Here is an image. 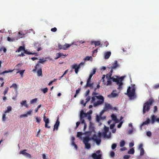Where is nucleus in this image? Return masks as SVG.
<instances>
[{"instance_id":"obj_1","label":"nucleus","mask_w":159,"mask_h":159,"mask_svg":"<svg viewBox=\"0 0 159 159\" xmlns=\"http://www.w3.org/2000/svg\"><path fill=\"white\" fill-rule=\"evenodd\" d=\"M154 102V100L152 98L144 103L143 105V113L144 114L146 112H148L150 109V107Z\"/></svg>"},{"instance_id":"obj_2","label":"nucleus","mask_w":159,"mask_h":159,"mask_svg":"<svg viewBox=\"0 0 159 159\" xmlns=\"http://www.w3.org/2000/svg\"><path fill=\"white\" fill-rule=\"evenodd\" d=\"M87 116V113H84L83 110H82L80 112V119L81 121L82 124H84V130L87 127V125L85 122V120L84 118L85 117H86Z\"/></svg>"},{"instance_id":"obj_3","label":"nucleus","mask_w":159,"mask_h":159,"mask_svg":"<svg viewBox=\"0 0 159 159\" xmlns=\"http://www.w3.org/2000/svg\"><path fill=\"white\" fill-rule=\"evenodd\" d=\"M96 98L99 100L97 101L96 102L94 103L93 106L94 107L97 106L102 104L104 102V98L102 95L96 96Z\"/></svg>"},{"instance_id":"obj_4","label":"nucleus","mask_w":159,"mask_h":159,"mask_svg":"<svg viewBox=\"0 0 159 159\" xmlns=\"http://www.w3.org/2000/svg\"><path fill=\"white\" fill-rule=\"evenodd\" d=\"M84 62H81L78 65L77 64H74L72 67V69H75V73L76 74H77L79 71V69L80 68V67L82 66H84Z\"/></svg>"},{"instance_id":"obj_5","label":"nucleus","mask_w":159,"mask_h":159,"mask_svg":"<svg viewBox=\"0 0 159 159\" xmlns=\"http://www.w3.org/2000/svg\"><path fill=\"white\" fill-rule=\"evenodd\" d=\"M135 89L134 88H132V90H131V87H129L127 90V94L128 97H132L135 95Z\"/></svg>"},{"instance_id":"obj_6","label":"nucleus","mask_w":159,"mask_h":159,"mask_svg":"<svg viewBox=\"0 0 159 159\" xmlns=\"http://www.w3.org/2000/svg\"><path fill=\"white\" fill-rule=\"evenodd\" d=\"M100 151L98 150L96 152V153H93L92 155V157L93 159H102V155L100 154Z\"/></svg>"},{"instance_id":"obj_7","label":"nucleus","mask_w":159,"mask_h":159,"mask_svg":"<svg viewBox=\"0 0 159 159\" xmlns=\"http://www.w3.org/2000/svg\"><path fill=\"white\" fill-rule=\"evenodd\" d=\"M111 80H112L113 82H116V84L119 85L118 89L120 90H121L122 88V86L123 85V83L122 82H119L120 79H118V78H115L114 77H112L111 78Z\"/></svg>"},{"instance_id":"obj_8","label":"nucleus","mask_w":159,"mask_h":159,"mask_svg":"<svg viewBox=\"0 0 159 159\" xmlns=\"http://www.w3.org/2000/svg\"><path fill=\"white\" fill-rule=\"evenodd\" d=\"M46 61V60L44 59H40L38 61L37 64L34 67V69L32 71L33 72H35L36 71L37 69L38 68H39L40 66V65L39 64V63H41L42 64H44V62Z\"/></svg>"},{"instance_id":"obj_9","label":"nucleus","mask_w":159,"mask_h":159,"mask_svg":"<svg viewBox=\"0 0 159 159\" xmlns=\"http://www.w3.org/2000/svg\"><path fill=\"white\" fill-rule=\"evenodd\" d=\"M43 120L45 123V127L46 128L49 129L51 127L50 126H48V124L49 123V120L48 118H47L45 116V114L43 116Z\"/></svg>"},{"instance_id":"obj_10","label":"nucleus","mask_w":159,"mask_h":159,"mask_svg":"<svg viewBox=\"0 0 159 159\" xmlns=\"http://www.w3.org/2000/svg\"><path fill=\"white\" fill-rule=\"evenodd\" d=\"M116 92V90H113L111 93L110 94H109L108 95V97L109 98H115L116 97H117L118 96V94L115 93V92Z\"/></svg>"},{"instance_id":"obj_11","label":"nucleus","mask_w":159,"mask_h":159,"mask_svg":"<svg viewBox=\"0 0 159 159\" xmlns=\"http://www.w3.org/2000/svg\"><path fill=\"white\" fill-rule=\"evenodd\" d=\"M112 66H111V67H107V68H108L109 70L110 69H115L117 67H118L119 65L117 64V61H115L114 63L112 64Z\"/></svg>"},{"instance_id":"obj_12","label":"nucleus","mask_w":159,"mask_h":159,"mask_svg":"<svg viewBox=\"0 0 159 159\" xmlns=\"http://www.w3.org/2000/svg\"><path fill=\"white\" fill-rule=\"evenodd\" d=\"M91 79V78L89 77V78L88 79L87 81L86 84L85 86V88H87V87H89L90 88L93 87V83H90Z\"/></svg>"},{"instance_id":"obj_13","label":"nucleus","mask_w":159,"mask_h":159,"mask_svg":"<svg viewBox=\"0 0 159 159\" xmlns=\"http://www.w3.org/2000/svg\"><path fill=\"white\" fill-rule=\"evenodd\" d=\"M93 139L96 142V144L98 145H99L101 143V140L99 138H97L95 135H93Z\"/></svg>"},{"instance_id":"obj_14","label":"nucleus","mask_w":159,"mask_h":159,"mask_svg":"<svg viewBox=\"0 0 159 159\" xmlns=\"http://www.w3.org/2000/svg\"><path fill=\"white\" fill-rule=\"evenodd\" d=\"M59 125L60 121L59 120L58 117L57 120L54 126L53 131H54L55 129H56V130H58Z\"/></svg>"},{"instance_id":"obj_15","label":"nucleus","mask_w":159,"mask_h":159,"mask_svg":"<svg viewBox=\"0 0 159 159\" xmlns=\"http://www.w3.org/2000/svg\"><path fill=\"white\" fill-rule=\"evenodd\" d=\"M156 121L157 122H159V118L156 119V116L155 115H153L151 116V123L153 124L155 121Z\"/></svg>"},{"instance_id":"obj_16","label":"nucleus","mask_w":159,"mask_h":159,"mask_svg":"<svg viewBox=\"0 0 159 159\" xmlns=\"http://www.w3.org/2000/svg\"><path fill=\"white\" fill-rule=\"evenodd\" d=\"M93 44L95 45V47H96L97 46H99L101 45V42L99 41H91V44L93 45Z\"/></svg>"},{"instance_id":"obj_17","label":"nucleus","mask_w":159,"mask_h":159,"mask_svg":"<svg viewBox=\"0 0 159 159\" xmlns=\"http://www.w3.org/2000/svg\"><path fill=\"white\" fill-rule=\"evenodd\" d=\"M113 72V70L112 69H111L110 70V72L108 73L106 75V76L107 78V80H111V76L112 75V73Z\"/></svg>"},{"instance_id":"obj_18","label":"nucleus","mask_w":159,"mask_h":159,"mask_svg":"<svg viewBox=\"0 0 159 159\" xmlns=\"http://www.w3.org/2000/svg\"><path fill=\"white\" fill-rule=\"evenodd\" d=\"M73 44V43H72L71 44L66 43V44H65L64 45H63L62 46V47H63L62 49L64 50H66L67 48H69Z\"/></svg>"},{"instance_id":"obj_19","label":"nucleus","mask_w":159,"mask_h":159,"mask_svg":"<svg viewBox=\"0 0 159 159\" xmlns=\"http://www.w3.org/2000/svg\"><path fill=\"white\" fill-rule=\"evenodd\" d=\"M90 139V138L89 137H86L84 138L83 142L84 144L88 143Z\"/></svg>"},{"instance_id":"obj_20","label":"nucleus","mask_w":159,"mask_h":159,"mask_svg":"<svg viewBox=\"0 0 159 159\" xmlns=\"http://www.w3.org/2000/svg\"><path fill=\"white\" fill-rule=\"evenodd\" d=\"M24 53H25V54H28V55H34L35 56H37V53H36V52H34V53H33V52H28L27 50H25V49L24 50Z\"/></svg>"},{"instance_id":"obj_21","label":"nucleus","mask_w":159,"mask_h":159,"mask_svg":"<svg viewBox=\"0 0 159 159\" xmlns=\"http://www.w3.org/2000/svg\"><path fill=\"white\" fill-rule=\"evenodd\" d=\"M39 69L37 70V75L38 76H42V69L41 67H39Z\"/></svg>"},{"instance_id":"obj_22","label":"nucleus","mask_w":159,"mask_h":159,"mask_svg":"<svg viewBox=\"0 0 159 159\" xmlns=\"http://www.w3.org/2000/svg\"><path fill=\"white\" fill-rule=\"evenodd\" d=\"M111 109V105L108 103H106L105 105V106L104 108V110H107L109 109Z\"/></svg>"},{"instance_id":"obj_23","label":"nucleus","mask_w":159,"mask_h":159,"mask_svg":"<svg viewBox=\"0 0 159 159\" xmlns=\"http://www.w3.org/2000/svg\"><path fill=\"white\" fill-rule=\"evenodd\" d=\"M111 53L110 52H107L104 54L105 58L106 59H108L111 56Z\"/></svg>"},{"instance_id":"obj_24","label":"nucleus","mask_w":159,"mask_h":159,"mask_svg":"<svg viewBox=\"0 0 159 159\" xmlns=\"http://www.w3.org/2000/svg\"><path fill=\"white\" fill-rule=\"evenodd\" d=\"M89 129L91 131H92L94 130V127H93V124L91 122H89Z\"/></svg>"},{"instance_id":"obj_25","label":"nucleus","mask_w":159,"mask_h":159,"mask_svg":"<svg viewBox=\"0 0 159 159\" xmlns=\"http://www.w3.org/2000/svg\"><path fill=\"white\" fill-rule=\"evenodd\" d=\"M111 117L113 120L115 121L116 122H119V121L117 119L116 116L112 114L111 115Z\"/></svg>"},{"instance_id":"obj_26","label":"nucleus","mask_w":159,"mask_h":159,"mask_svg":"<svg viewBox=\"0 0 159 159\" xmlns=\"http://www.w3.org/2000/svg\"><path fill=\"white\" fill-rule=\"evenodd\" d=\"M150 122V120L149 118H148L146 120L143 122L141 125V126H142L144 125H147Z\"/></svg>"},{"instance_id":"obj_27","label":"nucleus","mask_w":159,"mask_h":159,"mask_svg":"<svg viewBox=\"0 0 159 159\" xmlns=\"http://www.w3.org/2000/svg\"><path fill=\"white\" fill-rule=\"evenodd\" d=\"M21 105L22 106H24L26 108H28L29 107L28 105L26 103V100L23 101L21 103Z\"/></svg>"},{"instance_id":"obj_28","label":"nucleus","mask_w":159,"mask_h":159,"mask_svg":"<svg viewBox=\"0 0 159 159\" xmlns=\"http://www.w3.org/2000/svg\"><path fill=\"white\" fill-rule=\"evenodd\" d=\"M25 49V47L20 46L18 48V49L16 51V52H20L22 50H23L24 51Z\"/></svg>"},{"instance_id":"obj_29","label":"nucleus","mask_w":159,"mask_h":159,"mask_svg":"<svg viewBox=\"0 0 159 159\" xmlns=\"http://www.w3.org/2000/svg\"><path fill=\"white\" fill-rule=\"evenodd\" d=\"M92 57L91 56H87L84 59V62H85V61L86 60H87V61H89V60H91V61H92Z\"/></svg>"},{"instance_id":"obj_30","label":"nucleus","mask_w":159,"mask_h":159,"mask_svg":"<svg viewBox=\"0 0 159 159\" xmlns=\"http://www.w3.org/2000/svg\"><path fill=\"white\" fill-rule=\"evenodd\" d=\"M134 150L133 148H131L128 152L129 154H134Z\"/></svg>"},{"instance_id":"obj_31","label":"nucleus","mask_w":159,"mask_h":159,"mask_svg":"<svg viewBox=\"0 0 159 159\" xmlns=\"http://www.w3.org/2000/svg\"><path fill=\"white\" fill-rule=\"evenodd\" d=\"M34 118L35 119L36 122L38 123H39L41 120L40 117L35 116Z\"/></svg>"},{"instance_id":"obj_32","label":"nucleus","mask_w":159,"mask_h":159,"mask_svg":"<svg viewBox=\"0 0 159 159\" xmlns=\"http://www.w3.org/2000/svg\"><path fill=\"white\" fill-rule=\"evenodd\" d=\"M96 72V69H93V71L89 75V77L91 78L93 75Z\"/></svg>"},{"instance_id":"obj_33","label":"nucleus","mask_w":159,"mask_h":159,"mask_svg":"<svg viewBox=\"0 0 159 159\" xmlns=\"http://www.w3.org/2000/svg\"><path fill=\"white\" fill-rule=\"evenodd\" d=\"M92 112V111H91L90 113H89L88 112H87V113H86L87 114V116L86 117H87V119L89 120V121L91 122V117L90 115H88V114H89L90 113H91Z\"/></svg>"},{"instance_id":"obj_34","label":"nucleus","mask_w":159,"mask_h":159,"mask_svg":"<svg viewBox=\"0 0 159 159\" xmlns=\"http://www.w3.org/2000/svg\"><path fill=\"white\" fill-rule=\"evenodd\" d=\"M144 151L143 148H141L140 149V156H143L144 155Z\"/></svg>"},{"instance_id":"obj_35","label":"nucleus","mask_w":159,"mask_h":159,"mask_svg":"<svg viewBox=\"0 0 159 159\" xmlns=\"http://www.w3.org/2000/svg\"><path fill=\"white\" fill-rule=\"evenodd\" d=\"M25 70H20L16 72V73H19L20 75H21V77H23V75L24 72Z\"/></svg>"},{"instance_id":"obj_36","label":"nucleus","mask_w":159,"mask_h":159,"mask_svg":"<svg viewBox=\"0 0 159 159\" xmlns=\"http://www.w3.org/2000/svg\"><path fill=\"white\" fill-rule=\"evenodd\" d=\"M125 142L124 140H121L120 142V147H123L125 146Z\"/></svg>"},{"instance_id":"obj_37","label":"nucleus","mask_w":159,"mask_h":159,"mask_svg":"<svg viewBox=\"0 0 159 159\" xmlns=\"http://www.w3.org/2000/svg\"><path fill=\"white\" fill-rule=\"evenodd\" d=\"M85 145V148L88 149L90 148H91L90 144L89 143L84 144Z\"/></svg>"},{"instance_id":"obj_38","label":"nucleus","mask_w":159,"mask_h":159,"mask_svg":"<svg viewBox=\"0 0 159 159\" xmlns=\"http://www.w3.org/2000/svg\"><path fill=\"white\" fill-rule=\"evenodd\" d=\"M8 89L9 88L8 87H6L5 88V90L3 93V94L4 95H5L7 93Z\"/></svg>"},{"instance_id":"obj_39","label":"nucleus","mask_w":159,"mask_h":159,"mask_svg":"<svg viewBox=\"0 0 159 159\" xmlns=\"http://www.w3.org/2000/svg\"><path fill=\"white\" fill-rule=\"evenodd\" d=\"M26 151L27 150L26 149H24L22 151H20L19 153L20 154H22L25 155V153H26Z\"/></svg>"},{"instance_id":"obj_40","label":"nucleus","mask_w":159,"mask_h":159,"mask_svg":"<svg viewBox=\"0 0 159 159\" xmlns=\"http://www.w3.org/2000/svg\"><path fill=\"white\" fill-rule=\"evenodd\" d=\"M60 54H61V52H59L57 53L56 54L57 57L55 58V59L56 60L57 59L61 57V55Z\"/></svg>"},{"instance_id":"obj_41","label":"nucleus","mask_w":159,"mask_h":159,"mask_svg":"<svg viewBox=\"0 0 159 159\" xmlns=\"http://www.w3.org/2000/svg\"><path fill=\"white\" fill-rule=\"evenodd\" d=\"M37 100V98H35L34 99H33L32 100H31L30 101V103L31 104H33L34 103H35L36 102V101Z\"/></svg>"},{"instance_id":"obj_42","label":"nucleus","mask_w":159,"mask_h":159,"mask_svg":"<svg viewBox=\"0 0 159 159\" xmlns=\"http://www.w3.org/2000/svg\"><path fill=\"white\" fill-rule=\"evenodd\" d=\"M42 91L43 92V93H45L48 92V89L47 88H45L43 89H42Z\"/></svg>"},{"instance_id":"obj_43","label":"nucleus","mask_w":159,"mask_h":159,"mask_svg":"<svg viewBox=\"0 0 159 159\" xmlns=\"http://www.w3.org/2000/svg\"><path fill=\"white\" fill-rule=\"evenodd\" d=\"M13 71V70H5L3 71L1 73V74H4L5 73H8L10 72H12Z\"/></svg>"},{"instance_id":"obj_44","label":"nucleus","mask_w":159,"mask_h":159,"mask_svg":"<svg viewBox=\"0 0 159 159\" xmlns=\"http://www.w3.org/2000/svg\"><path fill=\"white\" fill-rule=\"evenodd\" d=\"M153 88L154 89H157L159 88V84H156L155 85H154L153 87Z\"/></svg>"},{"instance_id":"obj_45","label":"nucleus","mask_w":159,"mask_h":159,"mask_svg":"<svg viewBox=\"0 0 159 159\" xmlns=\"http://www.w3.org/2000/svg\"><path fill=\"white\" fill-rule=\"evenodd\" d=\"M28 114H23L20 115V118H21L23 117H27L28 116Z\"/></svg>"},{"instance_id":"obj_46","label":"nucleus","mask_w":159,"mask_h":159,"mask_svg":"<svg viewBox=\"0 0 159 159\" xmlns=\"http://www.w3.org/2000/svg\"><path fill=\"white\" fill-rule=\"evenodd\" d=\"M98 52V49L94 50L93 51V56L94 57L95 56V53H97Z\"/></svg>"},{"instance_id":"obj_47","label":"nucleus","mask_w":159,"mask_h":159,"mask_svg":"<svg viewBox=\"0 0 159 159\" xmlns=\"http://www.w3.org/2000/svg\"><path fill=\"white\" fill-rule=\"evenodd\" d=\"M86 102L85 103H84V100H81L80 101V103L81 104L83 105L84 107H85L86 104Z\"/></svg>"},{"instance_id":"obj_48","label":"nucleus","mask_w":159,"mask_h":159,"mask_svg":"<svg viewBox=\"0 0 159 159\" xmlns=\"http://www.w3.org/2000/svg\"><path fill=\"white\" fill-rule=\"evenodd\" d=\"M83 133L81 132H79L77 133V136L78 137H80L82 135Z\"/></svg>"},{"instance_id":"obj_49","label":"nucleus","mask_w":159,"mask_h":159,"mask_svg":"<svg viewBox=\"0 0 159 159\" xmlns=\"http://www.w3.org/2000/svg\"><path fill=\"white\" fill-rule=\"evenodd\" d=\"M110 80H108L107 81V84H106L107 85H111L112 82Z\"/></svg>"},{"instance_id":"obj_50","label":"nucleus","mask_w":159,"mask_h":159,"mask_svg":"<svg viewBox=\"0 0 159 159\" xmlns=\"http://www.w3.org/2000/svg\"><path fill=\"white\" fill-rule=\"evenodd\" d=\"M13 87L14 88V89H16L17 88V85H16V84H13L12 85L10 86V88H11V87Z\"/></svg>"},{"instance_id":"obj_51","label":"nucleus","mask_w":159,"mask_h":159,"mask_svg":"<svg viewBox=\"0 0 159 159\" xmlns=\"http://www.w3.org/2000/svg\"><path fill=\"white\" fill-rule=\"evenodd\" d=\"M6 114L5 113L3 114L2 117V120L3 121H5L6 120Z\"/></svg>"},{"instance_id":"obj_52","label":"nucleus","mask_w":159,"mask_h":159,"mask_svg":"<svg viewBox=\"0 0 159 159\" xmlns=\"http://www.w3.org/2000/svg\"><path fill=\"white\" fill-rule=\"evenodd\" d=\"M104 129V132L107 133L109 131V129L108 127H107L106 126H105Z\"/></svg>"},{"instance_id":"obj_53","label":"nucleus","mask_w":159,"mask_h":159,"mask_svg":"<svg viewBox=\"0 0 159 159\" xmlns=\"http://www.w3.org/2000/svg\"><path fill=\"white\" fill-rule=\"evenodd\" d=\"M90 93V90L89 89L86 91L85 95V97H86Z\"/></svg>"},{"instance_id":"obj_54","label":"nucleus","mask_w":159,"mask_h":159,"mask_svg":"<svg viewBox=\"0 0 159 159\" xmlns=\"http://www.w3.org/2000/svg\"><path fill=\"white\" fill-rule=\"evenodd\" d=\"M116 147V143H113L111 145V148L112 149H115Z\"/></svg>"},{"instance_id":"obj_55","label":"nucleus","mask_w":159,"mask_h":159,"mask_svg":"<svg viewBox=\"0 0 159 159\" xmlns=\"http://www.w3.org/2000/svg\"><path fill=\"white\" fill-rule=\"evenodd\" d=\"M41 107V105H39L36 108H35V112H37L38 111L39 109Z\"/></svg>"},{"instance_id":"obj_56","label":"nucleus","mask_w":159,"mask_h":159,"mask_svg":"<svg viewBox=\"0 0 159 159\" xmlns=\"http://www.w3.org/2000/svg\"><path fill=\"white\" fill-rule=\"evenodd\" d=\"M7 40L9 42H13L14 41V39H11L9 37H8L7 38Z\"/></svg>"},{"instance_id":"obj_57","label":"nucleus","mask_w":159,"mask_h":159,"mask_svg":"<svg viewBox=\"0 0 159 159\" xmlns=\"http://www.w3.org/2000/svg\"><path fill=\"white\" fill-rule=\"evenodd\" d=\"M96 96H93L92 98V100L91 101V103H93V102H94L95 101V97H96Z\"/></svg>"},{"instance_id":"obj_58","label":"nucleus","mask_w":159,"mask_h":159,"mask_svg":"<svg viewBox=\"0 0 159 159\" xmlns=\"http://www.w3.org/2000/svg\"><path fill=\"white\" fill-rule=\"evenodd\" d=\"M115 152L114 151H112L110 153V156L112 157H114L115 156Z\"/></svg>"},{"instance_id":"obj_59","label":"nucleus","mask_w":159,"mask_h":159,"mask_svg":"<svg viewBox=\"0 0 159 159\" xmlns=\"http://www.w3.org/2000/svg\"><path fill=\"white\" fill-rule=\"evenodd\" d=\"M90 99H91L90 96H88L87 98L86 99V102L87 103L90 100Z\"/></svg>"},{"instance_id":"obj_60","label":"nucleus","mask_w":159,"mask_h":159,"mask_svg":"<svg viewBox=\"0 0 159 159\" xmlns=\"http://www.w3.org/2000/svg\"><path fill=\"white\" fill-rule=\"evenodd\" d=\"M80 90L81 89L80 88H79L77 89L76 90L75 93L76 94H78L80 93Z\"/></svg>"},{"instance_id":"obj_61","label":"nucleus","mask_w":159,"mask_h":159,"mask_svg":"<svg viewBox=\"0 0 159 159\" xmlns=\"http://www.w3.org/2000/svg\"><path fill=\"white\" fill-rule=\"evenodd\" d=\"M32 112V110H30L29 111L27 112L26 114H28V116L30 115L31 114Z\"/></svg>"},{"instance_id":"obj_62","label":"nucleus","mask_w":159,"mask_h":159,"mask_svg":"<svg viewBox=\"0 0 159 159\" xmlns=\"http://www.w3.org/2000/svg\"><path fill=\"white\" fill-rule=\"evenodd\" d=\"M57 29L56 27H54L51 29V31L53 32H55L57 31Z\"/></svg>"},{"instance_id":"obj_63","label":"nucleus","mask_w":159,"mask_h":159,"mask_svg":"<svg viewBox=\"0 0 159 159\" xmlns=\"http://www.w3.org/2000/svg\"><path fill=\"white\" fill-rule=\"evenodd\" d=\"M62 46L61 44L60 43H59L58 44V47L59 48V49H62Z\"/></svg>"},{"instance_id":"obj_64","label":"nucleus","mask_w":159,"mask_h":159,"mask_svg":"<svg viewBox=\"0 0 159 159\" xmlns=\"http://www.w3.org/2000/svg\"><path fill=\"white\" fill-rule=\"evenodd\" d=\"M152 133L150 131H148L147 132V135L149 137H150L151 136Z\"/></svg>"}]
</instances>
